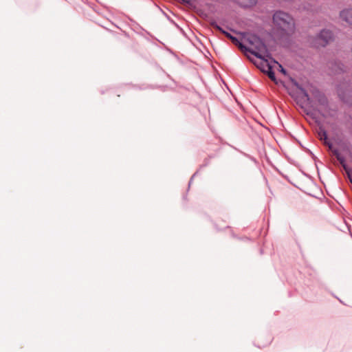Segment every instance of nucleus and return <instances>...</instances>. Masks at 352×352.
Here are the masks:
<instances>
[{
  "instance_id": "obj_1",
  "label": "nucleus",
  "mask_w": 352,
  "mask_h": 352,
  "mask_svg": "<svg viewBox=\"0 0 352 352\" xmlns=\"http://www.w3.org/2000/svg\"><path fill=\"white\" fill-rule=\"evenodd\" d=\"M273 23L280 32V39L289 40L295 30L294 19L285 12L276 11L273 15Z\"/></svg>"
},
{
  "instance_id": "obj_12",
  "label": "nucleus",
  "mask_w": 352,
  "mask_h": 352,
  "mask_svg": "<svg viewBox=\"0 0 352 352\" xmlns=\"http://www.w3.org/2000/svg\"><path fill=\"white\" fill-rule=\"evenodd\" d=\"M239 4L243 8H250L256 4V0H238Z\"/></svg>"
},
{
  "instance_id": "obj_16",
  "label": "nucleus",
  "mask_w": 352,
  "mask_h": 352,
  "mask_svg": "<svg viewBox=\"0 0 352 352\" xmlns=\"http://www.w3.org/2000/svg\"><path fill=\"white\" fill-rule=\"evenodd\" d=\"M280 67L281 68V70H280L281 72L285 74H286L285 69L284 68H283L281 65H280Z\"/></svg>"
},
{
  "instance_id": "obj_6",
  "label": "nucleus",
  "mask_w": 352,
  "mask_h": 352,
  "mask_svg": "<svg viewBox=\"0 0 352 352\" xmlns=\"http://www.w3.org/2000/svg\"><path fill=\"white\" fill-rule=\"evenodd\" d=\"M340 19L350 25H352V8H346L340 13Z\"/></svg>"
},
{
  "instance_id": "obj_14",
  "label": "nucleus",
  "mask_w": 352,
  "mask_h": 352,
  "mask_svg": "<svg viewBox=\"0 0 352 352\" xmlns=\"http://www.w3.org/2000/svg\"><path fill=\"white\" fill-rule=\"evenodd\" d=\"M267 75L269 76V78L273 80H275V74H274V72L272 70V69L270 67L269 68V72L267 73Z\"/></svg>"
},
{
  "instance_id": "obj_7",
  "label": "nucleus",
  "mask_w": 352,
  "mask_h": 352,
  "mask_svg": "<svg viewBox=\"0 0 352 352\" xmlns=\"http://www.w3.org/2000/svg\"><path fill=\"white\" fill-rule=\"evenodd\" d=\"M315 99L317 100L318 104L326 108L328 106V100L322 93L319 91H316L314 93Z\"/></svg>"
},
{
  "instance_id": "obj_5",
  "label": "nucleus",
  "mask_w": 352,
  "mask_h": 352,
  "mask_svg": "<svg viewBox=\"0 0 352 352\" xmlns=\"http://www.w3.org/2000/svg\"><path fill=\"white\" fill-rule=\"evenodd\" d=\"M330 150L332 151L333 155L336 157L338 161L342 165V166L343 167V168L344 169V170L347 173V175H348V176H349V177L350 179V181L352 182V179H351V177L350 176V171H351V170L349 169V168L347 166V165L346 164V161H345L344 157H343L340 154V153L339 152V151L338 149L333 148V147H332L331 149H330Z\"/></svg>"
},
{
  "instance_id": "obj_17",
  "label": "nucleus",
  "mask_w": 352,
  "mask_h": 352,
  "mask_svg": "<svg viewBox=\"0 0 352 352\" xmlns=\"http://www.w3.org/2000/svg\"><path fill=\"white\" fill-rule=\"evenodd\" d=\"M179 1L180 3H186V0H179Z\"/></svg>"
},
{
  "instance_id": "obj_2",
  "label": "nucleus",
  "mask_w": 352,
  "mask_h": 352,
  "mask_svg": "<svg viewBox=\"0 0 352 352\" xmlns=\"http://www.w3.org/2000/svg\"><path fill=\"white\" fill-rule=\"evenodd\" d=\"M245 40L254 47V50L249 48V50H245V52H248L254 56L263 59V54L267 52L264 41L260 37L253 34H248L245 36Z\"/></svg>"
},
{
  "instance_id": "obj_9",
  "label": "nucleus",
  "mask_w": 352,
  "mask_h": 352,
  "mask_svg": "<svg viewBox=\"0 0 352 352\" xmlns=\"http://www.w3.org/2000/svg\"><path fill=\"white\" fill-rule=\"evenodd\" d=\"M318 135L320 140L324 141V144L327 145L329 149H331L332 143L328 140L327 131L324 129L320 128Z\"/></svg>"
},
{
  "instance_id": "obj_3",
  "label": "nucleus",
  "mask_w": 352,
  "mask_h": 352,
  "mask_svg": "<svg viewBox=\"0 0 352 352\" xmlns=\"http://www.w3.org/2000/svg\"><path fill=\"white\" fill-rule=\"evenodd\" d=\"M333 38L331 31L327 30H322L316 38V44L318 46H326Z\"/></svg>"
},
{
  "instance_id": "obj_8",
  "label": "nucleus",
  "mask_w": 352,
  "mask_h": 352,
  "mask_svg": "<svg viewBox=\"0 0 352 352\" xmlns=\"http://www.w3.org/2000/svg\"><path fill=\"white\" fill-rule=\"evenodd\" d=\"M331 69L334 74H340L345 72L344 65L340 61L331 63Z\"/></svg>"
},
{
  "instance_id": "obj_11",
  "label": "nucleus",
  "mask_w": 352,
  "mask_h": 352,
  "mask_svg": "<svg viewBox=\"0 0 352 352\" xmlns=\"http://www.w3.org/2000/svg\"><path fill=\"white\" fill-rule=\"evenodd\" d=\"M230 41L234 45L237 46L241 51L245 52V50H249V47L243 45L236 37L233 36Z\"/></svg>"
},
{
  "instance_id": "obj_15",
  "label": "nucleus",
  "mask_w": 352,
  "mask_h": 352,
  "mask_svg": "<svg viewBox=\"0 0 352 352\" xmlns=\"http://www.w3.org/2000/svg\"><path fill=\"white\" fill-rule=\"evenodd\" d=\"M223 34L228 38H229L230 40L232 38V37L233 36L231 34H230L229 32H223Z\"/></svg>"
},
{
  "instance_id": "obj_10",
  "label": "nucleus",
  "mask_w": 352,
  "mask_h": 352,
  "mask_svg": "<svg viewBox=\"0 0 352 352\" xmlns=\"http://www.w3.org/2000/svg\"><path fill=\"white\" fill-rule=\"evenodd\" d=\"M294 85L297 87L298 89L300 90V93L302 94V96L305 98L307 102L311 103V100L310 96H309L307 91L298 82H294Z\"/></svg>"
},
{
  "instance_id": "obj_18",
  "label": "nucleus",
  "mask_w": 352,
  "mask_h": 352,
  "mask_svg": "<svg viewBox=\"0 0 352 352\" xmlns=\"http://www.w3.org/2000/svg\"><path fill=\"white\" fill-rule=\"evenodd\" d=\"M303 9H304V10H309V8H307V7H305H305H303Z\"/></svg>"
},
{
  "instance_id": "obj_13",
  "label": "nucleus",
  "mask_w": 352,
  "mask_h": 352,
  "mask_svg": "<svg viewBox=\"0 0 352 352\" xmlns=\"http://www.w3.org/2000/svg\"><path fill=\"white\" fill-rule=\"evenodd\" d=\"M212 27L216 29L217 30L219 31L220 32H221L222 34H223V32H226V30H224L221 26H219L218 24L217 23H212Z\"/></svg>"
},
{
  "instance_id": "obj_4",
  "label": "nucleus",
  "mask_w": 352,
  "mask_h": 352,
  "mask_svg": "<svg viewBox=\"0 0 352 352\" xmlns=\"http://www.w3.org/2000/svg\"><path fill=\"white\" fill-rule=\"evenodd\" d=\"M346 89H343V86L340 85L338 87V94L340 98L346 103H352V100L349 99L351 96H352V88L350 85Z\"/></svg>"
}]
</instances>
